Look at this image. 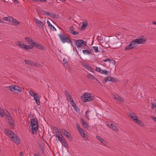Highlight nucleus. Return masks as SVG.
<instances>
[{"label":"nucleus","mask_w":156,"mask_h":156,"mask_svg":"<svg viewBox=\"0 0 156 156\" xmlns=\"http://www.w3.org/2000/svg\"><path fill=\"white\" fill-rule=\"evenodd\" d=\"M113 97L114 99L119 102H123L124 101V99L120 97L118 95H114Z\"/></svg>","instance_id":"11"},{"label":"nucleus","mask_w":156,"mask_h":156,"mask_svg":"<svg viewBox=\"0 0 156 156\" xmlns=\"http://www.w3.org/2000/svg\"><path fill=\"white\" fill-rule=\"evenodd\" d=\"M130 49H131L130 48V47H129V46L128 45L126 46L125 48V50H129Z\"/></svg>","instance_id":"52"},{"label":"nucleus","mask_w":156,"mask_h":156,"mask_svg":"<svg viewBox=\"0 0 156 156\" xmlns=\"http://www.w3.org/2000/svg\"><path fill=\"white\" fill-rule=\"evenodd\" d=\"M33 46H32V47H31L30 45H26L25 44V45L24 47V49L25 50H28V49H31L33 48Z\"/></svg>","instance_id":"22"},{"label":"nucleus","mask_w":156,"mask_h":156,"mask_svg":"<svg viewBox=\"0 0 156 156\" xmlns=\"http://www.w3.org/2000/svg\"><path fill=\"white\" fill-rule=\"evenodd\" d=\"M70 32L73 35H76L78 34V32L74 30V27H69Z\"/></svg>","instance_id":"15"},{"label":"nucleus","mask_w":156,"mask_h":156,"mask_svg":"<svg viewBox=\"0 0 156 156\" xmlns=\"http://www.w3.org/2000/svg\"><path fill=\"white\" fill-rule=\"evenodd\" d=\"M61 132L65 135L66 134V133L67 132V131L64 129H62L61 130Z\"/></svg>","instance_id":"36"},{"label":"nucleus","mask_w":156,"mask_h":156,"mask_svg":"<svg viewBox=\"0 0 156 156\" xmlns=\"http://www.w3.org/2000/svg\"><path fill=\"white\" fill-rule=\"evenodd\" d=\"M109 127L112 128V129L115 131H118V130L116 127L112 124H111L110 125V126H109Z\"/></svg>","instance_id":"26"},{"label":"nucleus","mask_w":156,"mask_h":156,"mask_svg":"<svg viewBox=\"0 0 156 156\" xmlns=\"http://www.w3.org/2000/svg\"><path fill=\"white\" fill-rule=\"evenodd\" d=\"M13 23L16 25H18L20 24L19 22L18 21H16L15 19V21H13Z\"/></svg>","instance_id":"46"},{"label":"nucleus","mask_w":156,"mask_h":156,"mask_svg":"<svg viewBox=\"0 0 156 156\" xmlns=\"http://www.w3.org/2000/svg\"><path fill=\"white\" fill-rule=\"evenodd\" d=\"M95 71L103 74L108 75L109 74V72L108 71L105 69H101L100 67H96Z\"/></svg>","instance_id":"7"},{"label":"nucleus","mask_w":156,"mask_h":156,"mask_svg":"<svg viewBox=\"0 0 156 156\" xmlns=\"http://www.w3.org/2000/svg\"><path fill=\"white\" fill-rule=\"evenodd\" d=\"M131 43V44H132V47L133 48L137 46V44L135 41L134 40L132 41Z\"/></svg>","instance_id":"25"},{"label":"nucleus","mask_w":156,"mask_h":156,"mask_svg":"<svg viewBox=\"0 0 156 156\" xmlns=\"http://www.w3.org/2000/svg\"><path fill=\"white\" fill-rule=\"evenodd\" d=\"M77 129L79 131V132L81 131V130H82L81 128L80 127L79 125L76 124V125Z\"/></svg>","instance_id":"48"},{"label":"nucleus","mask_w":156,"mask_h":156,"mask_svg":"<svg viewBox=\"0 0 156 156\" xmlns=\"http://www.w3.org/2000/svg\"><path fill=\"white\" fill-rule=\"evenodd\" d=\"M105 82L107 81H110L112 82H115V79L113 77H107L105 78Z\"/></svg>","instance_id":"16"},{"label":"nucleus","mask_w":156,"mask_h":156,"mask_svg":"<svg viewBox=\"0 0 156 156\" xmlns=\"http://www.w3.org/2000/svg\"><path fill=\"white\" fill-rule=\"evenodd\" d=\"M96 137L97 139L99 140L102 144L104 145H106L107 144V142L104 140L100 136L97 135L96 136Z\"/></svg>","instance_id":"12"},{"label":"nucleus","mask_w":156,"mask_h":156,"mask_svg":"<svg viewBox=\"0 0 156 156\" xmlns=\"http://www.w3.org/2000/svg\"><path fill=\"white\" fill-rule=\"evenodd\" d=\"M34 156H39L37 154H34Z\"/></svg>","instance_id":"64"},{"label":"nucleus","mask_w":156,"mask_h":156,"mask_svg":"<svg viewBox=\"0 0 156 156\" xmlns=\"http://www.w3.org/2000/svg\"><path fill=\"white\" fill-rule=\"evenodd\" d=\"M23 154V153L22 152H20V156H22Z\"/></svg>","instance_id":"62"},{"label":"nucleus","mask_w":156,"mask_h":156,"mask_svg":"<svg viewBox=\"0 0 156 156\" xmlns=\"http://www.w3.org/2000/svg\"><path fill=\"white\" fill-rule=\"evenodd\" d=\"M135 115L134 113L132 112H130L128 113L129 116L131 118V116H134Z\"/></svg>","instance_id":"40"},{"label":"nucleus","mask_w":156,"mask_h":156,"mask_svg":"<svg viewBox=\"0 0 156 156\" xmlns=\"http://www.w3.org/2000/svg\"><path fill=\"white\" fill-rule=\"evenodd\" d=\"M55 16V15L53 13H51L50 15V16L51 17H54Z\"/></svg>","instance_id":"53"},{"label":"nucleus","mask_w":156,"mask_h":156,"mask_svg":"<svg viewBox=\"0 0 156 156\" xmlns=\"http://www.w3.org/2000/svg\"><path fill=\"white\" fill-rule=\"evenodd\" d=\"M0 115L1 117L3 118L4 117V112L3 109L0 110Z\"/></svg>","instance_id":"30"},{"label":"nucleus","mask_w":156,"mask_h":156,"mask_svg":"<svg viewBox=\"0 0 156 156\" xmlns=\"http://www.w3.org/2000/svg\"><path fill=\"white\" fill-rule=\"evenodd\" d=\"M57 131H56L55 132L56 133V136L57 137H58V136H60L61 135V136H62V135L61 133L60 132H59L58 130V129H57Z\"/></svg>","instance_id":"29"},{"label":"nucleus","mask_w":156,"mask_h":156,"mask_svg":"<svg viewBox=\"0 0 156 156\" xmlns=\"http://www.w3.org/2000/svg\"><path fill=\"white\" fill-rule=\"evenodd\" d=\"M35 20L36 23L38 24V26L40 28L43 27L44 25L42 22L37 19H35Z\"/></svg>","instance_id":"13"},{"label":"nucleus","mask_w":156,"mask_h":156,"mask_svg":"<svg viewBox=\"0 0 156 156\" xmlns=\"http://www.w3.org/2000/svg\"><path fill=\"white\" fill-rule=\"evenodd\" d=\"M81 122L82 125L85 128H88L89 126L84 121L83 119L81 120Z\"/></svg>","instance_id":"23"},{"label":"nucleus","mask_w":156,"mask_h":156,"mask_svg":"<svg viewBox=\"0 0 156 156\" xmlns=\"http://www.w3.org/2000/svg\"><path fill=\"white\" fill-rule=\"evenodd\" d=\"M36 102L37 103V104L38 105H39L40 104V101L39 98L37 99V100H35Z\"/></svg>","instance_id":"47"},{"label":"nucleus","mask_w":156,"mask_h":156,"mask_svg":"<svg viewBox=\"0 0 156 156\" xmlns=\"http://www.w3.org/2000/svg\"><path fill=\"white\" fill-rule=\"evenodd\" d=\"M8 20L9 22H10L13 23V21H15V19L13 18L12 17H8Z\"/></svg>","instance_id":"31"},{"label":"nucleus","mask_w":156,"mask_h":156,"mask_svg":"<svg viewBox=\"0 0 156 156\" xmlns=\"http://www.w3.org/2000/svg\"><path fill=\"white\" fill-rule=\"evenodd\" d=\"M80 133L81 134V136L83 137H84L85 135V133L84 132L83 130H81L80 131Z\"/></svg>","instance_id":"37"},{"label":"nucleus","mask_w":156,"mask_h":156,"mask_svg":"<svg viewBox=\"0 0 156 156\" xmlns=\"http://www.w3.org/2000/svg\"><path fill=\"white\" fill-rule=\"evenodd\" d=\"M90 112V111L88 110L86 111L85 112V117L88 119H89V116L88 113Z\"/></svg>","instance_id":"34"},{"label":"nucleus","mask_w":156,"mask_h":156,"mask_svg":"<svg viewBox=\"0 0 156 156\" xmlns=\"http://www.w3.org/2000/svg\"><path fill=\"white\" fill-rule=\"evenodd\" d=\"M29 93L30 94V95L31 96L33 97V96H34L36 94H37L36 93H34L33 91L31 90H30V91H29Z\"/></svg>","instance_id":"28"},{"label":"nucleus","mask_w":156,"mask_h":156,"mask_svg":"<svg viewBox=\"0 0 156 156\" xmlns=\"http://www.w3.org/2000/svg\"><path fill=\"white\" fill-rule=\"evenodd\" d=\"M83 52L84 54H89L90 53V51L89 50H83Z\"/></svg>","instance_id":"38"},{"label":"nucleus","mask_w":156,"mask_h":156,"mask_svg":"<svg viewBox=\"0 0 156 156\" xmlns=\"http://www.w3.org/2000/svg\"><path fill=\"white\" fill-rule=\"evenodd\" d=\"M24 61L27 64L30 66H33V61L29 60H25Z\"/></svg>","instance_id":"21"},{"label":"nucleus","mask_w":156,"mask_h":156,"mask_svg":"<svg viewBox=\"0 0 156 156\" xmlns=\"http://www.w3.org/2000/svg\"><path fill=\"white\" fill-rule=\"evenodd\" d=\"M94 80H94V81H95V82H97V83H98V82L99 81H98V80L97 79H96V78H95V79H94Z\"/></svg>","instance_id":"60"},{"label":"nucleus","mask_w":156,"mask_h":156,"mask_svg":"<svg viewBox=\"0 0 156 156\" xmlns=\"http://www.w3.org/2000/svg\"><path fill=\"white\" fill-rule=\"evenodd\" d=\"M7 119L8 120L9 123L12 126H13L14 125V121L12 117L10 115L9 113L7 115Z\"/></svg>","instance_id":"10"},{"label":"nucleus","mask_w":156,"mask_h":156,"mask_svg":"<svg viewBox=\"0 0 156 156\" xmlns=\"http://www.w3.org/2000/svg\"><path fill=\"white\" fill-rule=\"evenodd\" d=\"M92 48H94V51L96 53H97L99 51L98 47L93 46Z\"/></svg>","instance_id":"41"},{"label":"nucleus","mask_w":156,"mask_h":156,"mask_svg":"<svg viewBox=\"0 0 156 156\" xmlns=\"http://www.w3.org/2000/svg\"><path fill=\"white\" fill-rule=\"evenodd\" d=\"M31 129L33 134H36L38 129V122L36 118L32 119L30 120Z\"/></svg>","instance_id":"2"},{"label":"nucleus","mask_w":156,"mask_h":156,"mask_svg":"<svg viewBox=\"0 0 156 156\" xmlns=\"http://www.w3.org/2000/svg\"><path fill=\"white\" fill-rule=\"evenodd\" d=\"M60 142L62 144H63L65 147L67 148L69 147V146L64 137L63 139L61 141H60Z\"/></svg>","instance_id":"18"},{"label":"nucleus","mask_w":156,"mask_h":156,"mask_svg":"<svg viewBox=\"0 0 156 156\" xmlns=\"http://www.w3.org/2000/svg\"><path fill=\"white\" fill-rule=\"evenodd\" d=\"M131 118L135 122V121L136 120V119H137V117L135 115L134 116H131Z\"/></svg>","instance_id":"42"},{"label":"nucleus","mask_w":156,"mask_h":156,"mask_svg":"<svg viewBox=\"0 0 156 156\" xmlns=\"http://www.w3.org/2000/svg\"><path fill=\"white\" fill-rule=\"evenodd\" d=\"M135 122H136L138 124L141 126L143 124L141 122V121L140 119H136V120L135 121Z\"/></svg>","instance_id":"33"},{"label":"nucleus","mask_w":156,"mask_h":156,"mask_svg":"<svg viewBox=\"0 0 156 156\" xmlns=\"http://www.w3.org/2000/svg\"><path fill=\"white\" fill-rule=\"evenodd\" d=\"M156 107V102H154L152 104V107H151V108L152 109H153L154 108Z\"/></svg>","instance_id":"44"},{"label":"nucleus","mask_w":156,"mask_h":156,"mask_svg":"<svg viewBox=\"0 0 156 156\" xmlns=\"http://www.w3.org/2000/svg\"><path fill=\"white\" fill-rule=\"evenodd\" d=\"M44 14H45L47 15H48V16H50L51 13H50L49 12H45L44 11Z\"/></svg>","instance_id":"51"},{"label":"nucleus","mask_w":156,"mask_h":156,"mask_svg":"<svg viewBox=\"0 0 156 156\" xmlns=\"http://www.w3.org/2000/svg\"><path fill=\"white\" fill-rule=\"evenodd\" d=\"M65 94L66 95V97L69 96L70 95L69 92L67 90H65Z\"/></svg>","instance_id":"45"},{"label":"nucleus","mask_w":156,"mask_h":156,"mask_svg":"<svg viewBox=\"0 0 156 156\" xmlns=\"http://www.w3.org/2000/svg\"><path fill=\"white\" fill-rule=\"evenodd\" d=\"M47 22L48 24V26L49 27H50L51 25L52 24H51L50 22L48 21Z\"/></svg>","instance_id":"56"},{"label":"nucleus","mask_w":156,"mask_h":156,"mask_svg":"<svg viewBox=\"0 0 156 156\" xmlns=\"http://www.w3.org/2000/svg\"><path fill=\"white\" fill-rule=\"evenodd\" d=\"M9 90L12 91H13L15 93H17L20 92L22 91L21 88L17 86L12 85L9 86Z\"/></svg>","instance_id":"6"},{"label":"nucleus","mask_w":156,"mask_h":156,"mask_svg":"<svg viewBox=\"0 0 156 156\" xmlns=\"http://www.w3.org/2000/svg\"><path fill=\"white\" fill-rule=\"evenodd\" d=\"M70 103L72 105V106L75 108V109H76L77 108V107L76 104L75 103L74 101L73 100H72V101H71V102H70Z\"/></svg>","instance_id":"24"},{"label":"nucleus","mask_w":156,"mask_h":156,"mask_svg":"<svg viewBox=\"0 0 156 156\" xmlns=\"http://www.w3.org/2000/svg\"><path fill=\"white\" fill-rule=\"evenodd\" d=\"M4 131L5 134L11 138L12 140L16 144H19V143L20 140L18 137H17L16 135L13 132L7 129H5Z\"/></svg>","instance_id":"1"},{"label":"nucleus","mask_w":156,"mask_h":156,"mask_svg":"<svg viewBox=\"0 0 156 156\" xmlns=\"http://www.w3.org/2000/svg\"><path fill=\"white\" fill-rule=\"evenodd\" d=\"M25 39L27 41H28L30 44H33V42H34L32 39L28 37H25Z\"/></svg>","instance_id":"19"},{"label":"nucleus","mask_w":156,"mask_h":156,"mask_svg":"<svg viewBox=\"0 0 156 156\" xmlns=\"http://www.w3.org/2000/svg\"><path fill=\"white\" fill-rule=\"evenodd\" d=\"M112 61H113V63H114V64L115 65H116V62H115V60H112Z\"/></svg>","instance_id":"63"},{"label":"nucleus","mask_w":156,"mask_h":156,"mask_svg":"<svg viewBox=\"0 0 156 156\" xmlns=\"http://www.w3.org/2000/svg\"><path fill=\"white\" fill-rule=\"evenodd\" d=\"M87 21H84L82 25L81 26V29H84L87 26Z\"/></svg>","instance_id":"20"},{"label":"nucleus","mask_w":156,"mask_h":156,"mask_svg":"<svg viewBox=\"0 0 156 156\" xmlns=\"http://www.w3.org/2000/svg\"><path fill=\"white\" fill-rule=\"evenodd\" d=\"M87 77L91 79L94 80V79H95L94 77V76L93 75L91 74H88L87 75Z\"/></svg>","instance_id":"32"},{"label":"nucleus","mask_w":156,"mask_h":156,"mask_svg":"<svg viewBox=\"0 0 156 156\" xmlns=\"http://www.w3.org/2000/svg\"><path fill=\"white\" fill-rule=\"evenodd\" d=\"M82 98L84 101V102H86L93 100L94 97L91 96V94L86 93L82 97Z\"/></svg>","instance_id":"5"},{"label":"nucleus","mask_w":156,"mask_h":156,"mask_svg":"<svg viewBox=\"0 0 156 156\" xmlns=\"http://www.w3.org/2000/svg\"><path fill=\"white\" fill-rule=\"evenodd\" d=\"M65 136L67 137L69 139H72V138L71 135L67 132L66 135H65Z\"/></svg>","instance_id":"27"},{"label":"nucleus","mask_w":156,"mask_h":156,"mask_svg":"<svg viewBox=\"0 0 156 156\" xmlns=\"http://www.w3.org/2000/svg\"><path fill=\"white\" fill-rule=\"evenodd\" d=\"M32 46L41 50H44L46 49L45 47L43 45L35 42H33V45Z\"/></svg>","instance_id":"8"},{"label":"nucleus","mask_w":156,"mask_h":156,"mask_svg":"<svg viewBox=\"0 0 156 156\" xmlns=\"http://www.w3.org/2000/svg\"><path fill=\"white\" fill-rule=\"evenodd\" d=\"M49 27L50 29L53 31H56V28L52 25Z\"/></svg>","instance_id":"35"},{"label":"nucleus","mask_w":156,"mask_h":156,"mask_svg":"<svg viewBox=\"0 0 156 156\" xmlns=\"http://www.w3.org/2000/svg\"><path fill=\"white\" fill-rule=\"evenodd\" d=\"M128 45L129 46V47H130V48L131 49L133 48L132 47V44H131V43H130Z\"/></svg>","instance_id":"57"},{"label":"nucleus","mask_w":156,"mask_h":156,"mask_svg":"<svg viewBox=\"0 0 156 156\" xmlns=\"http://www.w3.org/2000/svg\"><path fill=\"white\" fill-rule=\"evenodd\" d=\"M66 98H67V99L70 102H71V101H72V100H73L72 98V96L70 95V96H68Z\"/></svg>","instance_id":"43"},{"label":"nucleus","mask_w":156,"mask_h":156,"mask_svg":"<svg viewBox=\"0 0 156 156\" xmlns=\"http://www.w3.org/2000/svg\"><path fill=\"white\" fill-rule=\"evenodd\" d=\"M143 37L141 36L140 38L134 39L136 44H144L146 42V40L143 39Z\"/></svg>","instance_id":"9"},{"label":"nucleus","mask_w":156,"mask_h":156,"mask_svg":"<svg viewBox=\"0 0 156 156\" xmlns=\"http://www.w3.org/2000/svg\"><path fill=\"white\" fill-rule=\"evenodd\" d=\"M8 17H3V19L4 20H7V21H8Z\"/></svg>","instance_id":"55"},{"label":"nucleus","mask_w":156,"mask_h":156,"mask_svg":"<svg viewBox=\"0 0 156 156\" xmlns=\"http://www.w3.org/2000/svg\"><path fill=\"white\" fill-rule=\"evenodd\" d=\"M39 65H40V64H39L37 62H33V65H34L35 66H38Z\"/></svg>","instance_id":"49"},{"label":"nucleus","mask_w":156,"mask_h":156,"mask_svg":"<svg viewBox=\"0 0 156 156\" xmlns=\"http://www.w3.org/2000/svg\"><path fill=\"white\" fill-rule=\"evenodd\" d=\"M24 43H23L20 42V41H18L16 43V44L17 46H19L20 48H23L24 47L25 45Z\"/></svg>","instance_id":"17"},{"label":"nucleus","mask_w":156,"mask_h":156,"mask_svg":"<svg viewBox=\"0 0 156 156\" xmlns=\"http://www.w3.org/2000/svg\"><path fill=\"white\" fill-rule=\"evenodd\" d=\"M83 67L91 72H93L94 70L88 64H84Z\"/></svg>","instance_id":"14"},{"label":"nucleus","mask_w":156,"mask_h":156,"mask_svg":"<svg viewBox=\"0 0 156 156\" xmlns=\"http://www.w3.org/2000/svg\"><path fill=\"white\" fill-rule=\"evenodd\" d=\"M34 98V100H37L39 98V97L38 96V95L37 94H36L33 97Z\"/></svg>","instance_id":"39"},{"label":"nucleus","mask_w":156,"mask_h":156,"mask_svg":"<svg viewBox=\"0 0 156 156\" xmlns=\"http://www.w3.org/2000/svg\"><path fill=\"white\" fill-rule=\"evenodd\" d=\"M39 1H41L42 2H47V0H38Z\"/></svg>","instance_id":"58"},{"label":"nucleus","mask_w":156,"mask_h":156,"mask_svg":"<svg viewBox=\"0 0 156 156\" xmlns=\"http://www.w3.org/2000/svg\"><path fill=\"white\" fill-rule=\"evenodd\" d=\"M61 41L63 43L66 42L70 43H72L71 40L69 37L63 34H59L58 35Z\"/></svg>","instance_id":"3"},{"label":"nucleus","mask_w":156,"mask_h":156,"mask_svg":"<svg viewBox=\"0 0 156 156\" xmlns=\"http://www.w3.org/2000/svg\"><path fill=\"white\" fill-rule=\"evenodd\" d=\"M152 23L153 24L156 25V21H153L152 22Z\"/></svg>","instance_id":"61"},{"label":"nucleus","mask_w":156,"mask_h":156,"mask_svg":"<svg viewBox=\"0 0 156 156\" xmlns=\"http://www.w3.org/2000/svg\"><path fill=\"white\" fill-rule=\"evenodd\" d=\"M57 137L58 138L59 140L60 141H61L63 139L64 137L63 136H62V137H60V136H58Z\"/></svg>","instance_id":"50"},{"label":"nucleus","mask_w":156,"mask_h":156,"mask_svg":"<svg viewBox=\"0 0 156 156\" xmlns=\"http://www.w3.org/2000/svg\"><path fill=\"white\" fill-rule=\"evenodd\" d=\"M152 118L156 122V117H153Z\"/></svg>","instance_id":"59"},{"label":"nucleus","mask_w":156,"mask_h":156,"mask_svg":"<svg viewBox=\"0 0 156 156\" xmlns=\"http://www.w3.org/2000/svg\"><path fill=\"white\" fill-rule=\"evenodd\" d=\"M74 43L77 48L82 47H84L86 45V42L82 40H76L74 41Z\"/></svg>","instance_id":"4"},{"label":"nucleus","mask_w":156,"mask_h":156,"mask_svg":"<svg viewBox=\"0 0 156 156\" xmlns=\"http://www.w3.org/2000/svg\"><path fill=\"white\" fill-rule=\"evenodd\" d=\"M110 59L109 58H107L105 60H103V61L104 62H106L107 61H110Z\"/></svg>","instance_id":"54"}]
</instances>
